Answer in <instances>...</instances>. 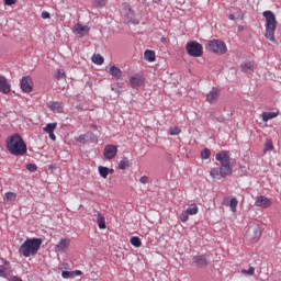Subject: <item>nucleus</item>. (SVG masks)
<instances>
[{
	"label": "nucleus",
	"mask_w": 281,
	"mask_h": 281,
	"mask_svg": "<svg viewBox=\"0 0 281 281\" xmlns=\"http://www.w3.org/2000/svg\"><path fill=\"white\" fill-rule=\"evenodd\" d=\"M210 155H212V153H211L210 149H207V148H205V149L202 150V153H201L202 159H210Z\"/></svg>",
	"instance_id": "obj_42"
},
{
	"label": "nucleus",
	"mask_w": 281,
	"mask_h": 281,
	"mask_svg": "<svg viewBox=\"0 0 281 281\" xmlns=\"http://www.w3.org/2000/svg\"><path fill=\"white\" fill-rule=\"evenodd\" d=\"M97 223L99 229H106V218H104V215L100 212H97Z\"/></svg>",
	"instance_id": "obj_21"
},
{
	"label": "nucleus",
	"mask_w": 281,
	"mask_h": 281,
	"mask_svg": "<svg viewBox=\"0 0 281 281\" xmlns=\"http://www.w3.org/2000/svg\"><path fill=\"white\" fill-rule=\"evenodd\" d=\"M91 32V27L89 25H85L80 22L74 25L72 33L78 36L79 38H82L83 36H87Z\"/></svg>",
	"instance_id": "obj_9"
},
{
	"label": "nucleus",
	"mask_w": 281,
	"mask_h": 281,
	"mask_svg": "<svg viewBox=\"0 0 281 281\" xmlns=\"http://www.w3.org/2000/svg\"><path fill=\"white\" fill-rule=\"evenodd\" d=\"M99 175L100 177H102L103 179H106V177H109V168L108 167H99Z\"/></svg>",
	"instance_id": "obj_33"
},
{
	"label": "nucleus",
	"mask_w": 281,
	"mask_h": 281,
	"mask_svg": "<svg viewBox=\"0 0 281 281\" xmlns=\"http://www.w3.org/2000/svg\"><path fill=\"white\" fill-rule=\"evenodd\" d=\"M91 137H93V133L88 132L86 134H81L78 138L77 142H79V144H87V142L89 139H91Z\"/></svg>",
	"instance_id": "obj_24"
},
{
	"label": "nucleus",
	"mask_w": 281,
	"mask_h": 281,
	"mask_svg": "<svg viewBox=\"0 0 281 281\" xmlns=\"http://www.w3.org/2000/svg\"><path fill=\"white\" fill-rule=\"evenodd\" d=\"M49 135V139H52L53 142H56V134H54V132L48 133Z\"/></svg>",
	"instance_id": "obj_47"
},
{
	"label": "nucleus",
	"mask_w": 281,
	"mask_h": 281,
	"mask_svg": "<svg viewBox=\"0 0 281 281\" xmlns=\"http://www.w3.org/2000/svg\"><path fill=\"white\" fill-rule=\"evenodd\" d=\"M5 148L9 150L10 155H14L15 157H21L27 153V145L19 133L7 138Z\"/></svg>",
	"instance_id": "obj_1"
},
{
	"label": "nucleus",
	"mask_w": 281,
	"mask_h": 281,
	"mask_svg": "<svg viewBox=\"0 0 281 281\" xmlns=\"http://www.w3.org/2000/svg\"><path fill=\"white\" fill-rule=\"evenodd\" d=\"M71 245V239L69 238H61L59 243L55 247V251L58 254H65L69 249V246Z\"/></svg>",
	"instance_id": "obj_15"
},
{
	"label": "nucleus",
	"mask_w": 281,
	"mask_h": 281,
	"mask_svg": "<svg viewBox=\"0 0 281 281\" xmlns=\"http://www.w3.org/2000/svg\"><path fill=\"white\" fill-rule=\"evenodd\" d=\"M189 218H190V215L188 214V212H187V211H183V212L181 213V215H180V221H181V223H188Z\"/></svg>",
	"instance_id": "obj_37"
},
{
	"label": "nucleus",
	"mask_w": 281,
	"mask_h": 281,
	"mask_svg": "<svg viewBox=\"0 0 281 281\" xmlns=\"http://www.w3.org/2000/svg\"><path fill=\"white\" fill-rule=\"evenodd\" d=\"M144 58L147 60V63H155L157 56L155 55V50L146 49L144 53Z\"/></svg>",
	"instance_id": "obj_22"
},
{
	"label": "nucleus",
	"mask_w": 281,
	"mask_h": 281,
	"mask_svg": "<svg viewBox=\"0 0 281 281\" xmlns=\"http://www.w3.org/2000/svg\"><path fill=\"white\" fill-rule=\"evenodd\" d=\"M43 240L41 238H30L26 239L19 248V254L24 258H30V256H36L38 249H41Z\"/></svg>",
	"instance_id": "obj_3"
},
{
	"label": "nucleus",
	"mask_w": 281,
	"mask_h": 281,
	"mask_svg": "<svg viewBox=\"0 0 281 281\" xmlns=\"http://www.w3.org/2000/svg\"><path fill=\"white\" fill-rule=\"evenodd\" d=\"M209 47L213 54H218V56H223V54H227V45L225 42L221 40H211L209 41Z\"/></svg>",
	"instance_id": "obj_7"
},
{
	"label": "nucleus",
	"mask_w": 281,
	"mask_h": 281,
	"mask_svg": "<svg viewBox=\"0 0 281 281\" xmlns=\"http://www.w3.org/2000/svg\"><path fill=\"white\" fill-rule=\"evenodd\" d=\"M145 82V79L140 75H134L130 78V85L132 89H139V87H143Z\"/></svg>",
	"instance_id": "obj_16"
},
{
	"label": "nucleus",
	"mask_w": 281,
	"mask_h": 281,
	"mask_svg": "<svg viewBox=\"0 0 281 281\" xmlns=\"http://www.w3.org/2000/svg\"><path fill=\"white\" fill-rule=\"evenodd\" d=\"M232 155L228 150H222L221 153L216 154L215 159L220 161V164H232L231 161Z\"/></svg>",
	"instance_id": "obj_17"
},
{
	"label": "nucleus",
	"mask_w": 281,
	"mask_h": 281,
	"mask_svg": "<svg viewBox=\"0 0 281 281\" xmlns=\"http://www.w3.org/2000/svg\"><path fill=\"white\" fill-rule=\"evenodd\" d=\"M16 0H4V5H14Z\"/></svg>",
	"instance_id": "obj_45"
},
{
	"label": "nucleus",
	"mask_w": 281,
	"mask_h": 281,
	"mask_svg": "<svg viewBox=\"0 0 281 281\" xmlns=\"http://www.w3.org/2000/svg\"><path fill=\"white\" fill-rule=\"evenodd\" d=\"M95 8H104L106 5V0H93Z\"/></svg>",
	"instance_id": "obj_39"
},
{
	"label": "nucleus",
	"mask_w": 281,
	"mask_h": 281,
	"mask_svg": "<svg viewBox=\"0 0 281 281\" xmlns=\"http://www.w3.org/2000/svg\"><path fill=\"white\" fill-rule=\"evenodd\" d=\"M209 256L207 255H198L193 257V263L195 265V267H198L199 269H205V267H207L210 265L209 261Z\"/></svg>",
	"instance_id": "obj_12"
},
{
	"label": "nucleus",
	"mask_w": 281,
	"mask_h": 281,
	"mask_svg": "<svg viewBox=\"0 0 281 281\" xmlns=\"http://www.w3.org/2000/svg\"><path fill=\"white\" fill-rule=\"evenodd\" d=\"M161 43H166V37H161Z\"/></svg>",
	"instance_id": "obj_51"
},
{
	"label": "nucleus",
	"mask_w": 281,
	"mask_h": 281,
	"mask_svg": "<svg viewBox=\"0 0 281 281\" xmlns=\"http://www.w3.org/2000/svg\"><path fill=\"white\" fill-rule=\"evenodd\" d=\"M267 150H273V142H271V140L266 142L265 153H267Z\"/></svg>",
	"instance_id": "obj_43"
},
{
	"label": "nucleus",
	"mask_w": 281,
	"mask_h": 281,
	"mask_svg": "<svg viewBox=\"0 0 281 281\" xmlns=\"http://www.w3.org/2000/svg\"><path fill=\"white\" fill-rule=\"evenodd\" d=\"M78 276H82V271L75 270V271H63L61 278L65 280H69V278H78Z\"/></svg>",
	"instance_id": "obj_20"
},
{
	"label": "nucleus",
	"mask_w": 281,
	"mask_h": 281,
	"mask_svg": "<svg viewBox=\"0 0 281 281\" xmlns=\"http://www.w3.org/2000/svg\"><path fill=\"white\" fill-rule=\"evenodd\" d=\"M130 243L131 245H133V247H137V248L142 247V239L137 236L131 237Z\"/></svg>",
	"instance_id": "obj_31"
},
{
	"label": "nucleus",
	"mask_w": 281,
	"mask_h": 281,
	"mask_svg": "<svg viewBox=\"0 0 281 281\" xmlns=\"http://www.w3.org/2000/svg\"><path fill=\"white\" fill-rule=\"evenodd\" d=\"M4 201L7 203H14V201H16V193H14V192H7L4 194Z\"/></svg>",
	"instance_id": "obj_28"
},
{
	"label": "nucleus",
	"mask_w": 281,
	"mask_h": 281,
	"mask_svg": "<svg viewBox=\"0 0 281 281\" xmlns=\"http://www.w3.org/2000/svg\"><path fill=\"white\" fill-rule=\"evenodd\" d=\"M92 63H94V65H103L104 64V57H102V55L97 54L92 56Z\"/></svg>",
	"instance_id": "obj_30"
},
{
	"label": "nucleus",
	"mask_w": 281,
	"mask_h": 281,
	"mask_svg": "<svg viewBox=\"0 0 281 281\" xmlns=\"http://www.w3.org/2000/svg\"><path fill=\"white\" fill-rule=\"evenodd\" d=\"M241 71L245 74H248V71H254V63L251 61H245L240 65Z\"/></svg>",
	"instance_id": "obj_27"
},
{
	"label": "nucleus",
	"mask_w": 281,
	"mask_h": 281,
	"mask_svg": "<svg viewBox=\"0 0 281 281\" xmlns=\"http://www.w3.org/2000/svg\"><path fill=\"white\" fill-rule=\"evenodd\" d=\"M20 87L24 93H32L34 89V82L32 81V77H23L20 82Z\"/></svg>",
	"instance_id": "obj_11"
},
{
	"label": "nucleus",
	"mask_w": 281,
	"mask_h": 281,
	"mask_svg": "<svg viewBox=\"0 0 281 281\" xmlns=\"http://www.w3.org/2000/svg\"><path fill=\"white\" fill-rule=\"evenodd\" d=\"M103 157L108 160L115 159L117 157V146L106 145L103 150Z\"/></svg>",
	"instance_id": "obj_13"
},
{
	"label": "nucleus",
	"mask_w": 281,
	"mask_h": 281,
	"mask_svg": "<svg viewBox=\"0 0 281 281\" xmlns=\"http://www.w3.org/2000/svg\"><path fill=\"white\" fill-rule=\"evenodd\" d=\"M218 98H221V90L218 88H212L206 94V102H209V104H216Z\"/></svg>",
	"instance_id": "obj_14"
},
{
	"label": "nucleus",
	"mask_w": 281,
	"mask_h": 281,
	"mask_svg": "<svg viewBox=\"0 0 281 281\" xmlns=\"http://www.w3.org/2000/svg\"><path fill=\"white\" fill-rule=\"evenodd\" d=\"M278 112H263L262 113V121L269 122V120H273L274 117H278Z\"/></svg>",
	"instance_id": "obj_26"
},
{
	"label": "nucleus",
	"mask_w": 281,
	"mask_h": 281,
	"mask_svg": "<svg viewBox=\"0 0 281 281\" xmlns=\"http://www.w3.org/2000/svg\"><path fill=\"white\" fill-rule=\"evenodd\" d=\"M50 18H52V15L49 14V12H47V11L42 12V19H50Z\"/></svg>",
	"instance_id": "obj_46"
},
{
	"label": "nucleus",
	"mask_w": 281,
	"mask_h": 281,
	"mask_svg": "<svg viewBox=\"0 0 281 281\" xmlns=\"http://www.w3.org/2000/svg\"><path fill=\"white\" fill-rule=\"evenodd\" d=\"M262 236V228L258 224H249L246 227L245 237L250 243H258Z\"/></svg>",
	"instance_id": "obj_5"
},
{
	"label": "nucleus",
	"mask_w": 281,
	"mask_h": 281,
	"mask_svg": "<svg viewBox=\"0 0 281 281\" xmlns=\"http://www.w3.org/2000/svg\"><path fill=\"white\" fill-rule=\"evenodd\" d=\"M179 133H181V130L178 126L169 128V135H179Z\"/></svg>",
	"instance_id": "obj_41"
},
{
	"label": "nucleus",
	"mask_w": 281,
	"mask_h": 281,
	"mask_svg": "<svg viewBox=\"0 0 281 281\" xmlns=\"http://www.w3.org/2000/svg\"><path fill=\"white\" fill-rule=\"evenodd\" d=\"M184 212H187L189 216H194L199 214V206H196V204H191L187 207Z\"/></svg>",
	"instance_id": "obj_25"
},
{
	"label": "nucleus",
	"mask_w": 281,
	"mask_h": 281,
	"mask_svg": "<svg viewBox=\"0 0 281 281\" xmlns=\"http://www.w3.org/2000/svg\"><path fill=\"white\" fill-rule=\"evenodd\" d=\"M55 78H57V80H63L65 78H67V75L65 74V69H58Z\"/></svg>",
	"instance_id": "obj_36"
},
{
	"label": "nucleus",
	"mask_w": 281,
	"mask_h": 281,
	"mask_svg": "<svg viewBox=\"0 0 281 281\" xmlns=\"http://www.w3.org/2000/svg\"><path fill=\"white\" fill-rule=\"evenodd\" d=\"M234 172L232 167V162L222 164L220 168H213L210 171L212 179H225V177H229Z\"/></svg>",
	"instance_id": "obj_4"
},
{
	"label": "nucleus",
	"mask_w": 281,
	"mask_h": 281,
	"mask_svg": "<svg viewBox=\"0 0 281 281\" xmlns=\"http://www.w3.org/2000/svg\"><path fill=\"white\" fill-rule=\"evenodd\" d=\"M58 126V123H48L45 127H44V133H54V131H56V127Z\"/></svg>",
	"instance_id": "obj_29"
},
{
	"label": "nucleus",
	"mask_w": 281,
	"mask_h": 281,
	"mask_svg": "<svg viewBox=\"0 0 281 281\" xmlns=\"http://www.w3.org/2000/svg\"><path fill=\"white\" fill-rule=\"evenodd\" d=\"M110 74L115 80H120V78H122V69H120L117 66L110 67Z\"/></svg>",
	"instance_id": "obj_23"
},
{
	"label": "nucleus",
	"mask_w": 281,
	"mask_h": 281,
	"mask_svg": "<svg viewBox=\"0 0 281 281\" xmlns=\"http://www.w3.org/2000/svg\"><path fill=\"white\" fill-rule=\"evenodd\" d=\"M10 276V270L4 266H0V278H8Z\"/></svg>",
	"instance_id": "obj_35"
},
{
	"label": "nucleus",
	"mask_w": 281,
	"mask_h": 281,
	"mask_svg": "<svg viewBox=\"0 0 281 281\" xmlns=\"http://www.w3.org/2000/svg\"><path fill=\"white\" fill-rule=\"evenodd\" d=\"M123 16L124 23H135V12L131 8V4L128 3H123V9L121 12Z\"/></svg>",
	"instance_id": "obj_8"
},
{
	"label": "nucleus",
	"mask_w": 281,
	"mask_h": 281,
	"mask_svg": "<svg viewBox=\"0 0 281 281\" xmlns=\"http://www.w3.org/2000/svg\"><path fill=\"white\" fill-rule=\"evenodd\" d=\"M12 281H23V280L21 278H19V277H13Z\"/></svg>",
	"instance_id": "obj_49"
},
{
	"label": "nucleus",
	"mask_w": 281,
	"mask_h": 281,
	"mask_svg": "<svg viewBox=\"0 0 281 281\" xmlns=\"http://www.w3.org/2000/svg\"><path fill=\"white\" fill-rule=\"evenodd\" d=\"M48 109H50V111H53L54 113H63L64 105L63 102L53 101L49 102Z\"/></svg>",
	"instance_id": "obj_19"
},
{
	"label": "nucleus",
	"mask_w": 281,
	"mask_h": 281,
	"mask_svg": "<svg viewBox=\"0 0 281 281\" xmlns=\"http://www.w3.org/2000/svg\"><path fill=\"white\" fill-rule=\"evenodd\" d=\"M256 273V268L250 267L248 270H241L243 276H254Z\"/></svg>",
	"instance_id": "obj_38"
},
{
	"label": "nucleus",
	"mask_w": 281,
	"mask_h": 281,
	"mask_svg": "<svg viewBox=\"0 0 281 281\" xmlns=\"http://www.w3.org/2000/svg\"><path fill=\"white\" fill-rule=\"evenodd\" d=\"M256 207H262V210H268L273 205V201L265 195H258L255 200Z\"/></svg>",
	"instance_id": "obj_10"
},
{
	"label": "nucleus",
	"mask_w": 281,
	"mask_h": 281,
	"mask_svg": "<svg viewBox=\"0 0 281 281\" xmlns=\"http://www.w3.org/2000/svg\"><path fill=\"white\" fill-rule=\"evenodd\" d=\"M262 14L266 19L265 37L268 41H270V43L278 45V40H276V29L278 27V21L276 20V14L273 13V11H265Z\"/></svg>",
	"instance_id": "obj_2"
},
{
	"label": "nucleus",
	"mask_w": 281,
	"mask_h": 281,
	"mask_svg": "<svg viewBox=\"0 0 281 281\" xmlns=\"http://www.w3.org/2000/svg\"><path fill=\"white\" fill-rule=\"evenodd\" d=\"M139 183H143V186H146V183H148V176L140 177Z\"/></svg>",
	"instance_id": "obj_44"
},
{
	"label": "nucleus",
	"mask_w": 281,
	"mask_h": 281,
	"mask_svg": "<svg viewBox=\"0 0 281 281\" xmlns=\"http://www.w3.org/2000/svg\"><path fill=\"white\" fill-rule=\"evenodd\" d=\"M113 169H109V175H113Z\"/></svg>",
	"instance_id": "obj_50"
},
{
	"label": "nucleus",
	"mask_w": 281,
	"mask_h": 281,
	"mask_svg": "<svg viewBox=\"0 0 281 281\" xmlns=\"http://www.w3.org/2000/svg\"><path fill=\"white\" fill-rule=\"evenodd\" d=\"M0 93H10V83H8V79L4 76H0Z\"/></svg>",
	"instance_id": "obj_18"
},
{
	"label": "nucleus",
	"mask_w": 281,
	"mask_h": 281,
	"mask_svg": "<svg viewBox=\"0 0 281 281\" xmlns=\"http://www.w3.org/2000/svg\"><path fill=\"white\" fill-rule=\"evenodd\" d=\"M26 170H29V172H36L38 170V167L36 166V164H29L26 165Z\"/></svg>",
	"instance_id": "obj_40"
},
{
	"label": "nucleus",
	"mask_w": 281,
	"mask_h": 281,
	"mask_svg": "<svg viewBox=\"0 0 281 281\" xmlns=\"http://www.w3.org/2000/svg\"><path fill=\"white\" fill-rule=\"evenodd\" d=\"M187 54L193 58H201L203 56V45L196 41L187 43Z\"/></svg>",
	"instance_id": "obj_6"
},
{
	"label": "nucleus",
	"mask_w": 281,
	"mask_h": 281,
	"mask_svg": "<svg viewBox=\"0 0 281 281\" xmlns=\"http://www.w3.org/2000/svg\"><path fill=\"white\" fill-rule=\"evenodd\" d=\"M54 168H56V167H54V166H49V170H52V169H54Z\"/></svg>",
	"instance_id": "obj_52"
},
{
	"label": "nucleus",
	"mask_w": 281,
	"mask_h": 281,
	"mask_svg": "<svg viewBox=\"0 0 281 281\" xmlns=\"http://www.w3.org/2000/svg\"><path fill=\"white\" fill-rule=\"evenodd\" d=\"M231 212L235 214L236 207H238V199L233 198L229 202Z\"/></svg>",
	"instance_id": "obj_34"
},
{
	"label": "nucleus",
	"mask_w": 281,
	"mask_h": 281,
	"mask_svg": "<svg viewBox=\"0 0 281 281\" xmlns=\"http://www.w3.org/2000/svg\"><path fill=\"white\" fill-rule=\"evenodd\" d=\"M228 19H229V21H235L236 15H234V14H229V15H228Z\"/></svg>",
	"instance_id": "obj_48"
},
{
	"label": "nucleus",
	"mask_w": 281,
	"mask_h": 281,
	"mask_svg": "<svg viewBox=\"0 0 281 281\" xmlns=\"http://www.w3.org/2000/svg\"><path fill=\"white\" fill-rule=\"evenodd\" d=\"M128 166H131V162L128 161V158H124L120 161L119 169L120 170H126V168H128Z\"/></svg>",
	"instance_id": "obj_32"
}]
</instances>
